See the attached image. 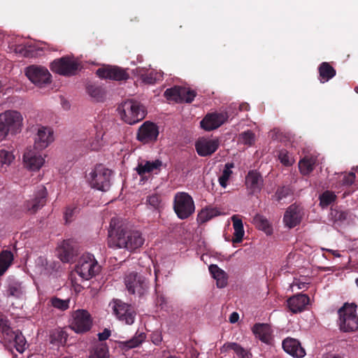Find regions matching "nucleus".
I'll use <instances>...</instances> for the list:
<instances>
[{"label":"nucleus","mask_w":358,"mask_h":358,"mask_svg":"<svg viewBox=\"0 0 358 358\" xmlns=\"http://www.w3.org/2000/svg\"><path fill=\"white\" fill-rule=\"evenodd\" d=\"M50 302L55 308L64 311L69 308L70 299H62L57 296H53L50 299Z\"/></svg>","instance_id":"09e8293b"},{"label":"nucleus","mask_w":358,"mask_h":358,"mask_svg":"<svg viewBox=\"0 0 358 358\" xmlns=\"http://www.w3.org/2000/svg\"><path fill=\"white\" fill-rule=\"evenodd\" d=\"M245 185L250 194L260 192L264 185L262 175L256 170L250 171L245 177Z\"/></svg>","instance_id":"4be33fe9"},{"label":"nucleus","mask_w":358,"mask_h":358,"mask_svg":"<svg viewBox=\"0 0 358 358\" xmlns=\"http://www.w3.org/2000/svg\"><path fill=\"white\" fill-rule=\"evenodd\" d=\"M68 338L67 333L62 329H55L50 335L51 343L64 345Z\"/></svg>","instance_id":"79ce46f5"},{"label":"nucleus","mask_w":358,"mask_h":358,"mask_svg":"<svg viewBox=\"0 0 358 358\" xmlns=\"http://www.w3.org/2000/svg\"><path fill=\"white\" fill-rule=\"evenodd\" d=\"M41 151L35 147L27 148L23 155V162L26 168L31 171H38L40 169L45 162Z\"/></svg>","instance_id":"2eb2a0df"},{"label":"nucleus","mask_w":358,"mask_h":358,"mask_svg":"<svg viewBox=\"0 0 358 358\" xmlns=\"http://www.w3.org/2000/svg\"><path fill=\"white\" fill-rule=\"evenodd\" d=\"M282 346L283 350L293 357L302 358L306 355L305 349L296 338L287 337L282 341Z\"/></svg>","instance_id":"412c9836"},{"label":"nucleus","mask_w":358,"mask_h":358,"mask_svg":"<svg viewBox=\"0 0 358 358\" xmlns=\"http://www.w3.org/2000/svg\"><path fill=\"white\" fill-rule=\"evenodd\" d=\"M196 95V92L192 90H187L182 87L181 102L192 103Z\"/></svg>","instance_id":"864d4df0"},{"label":"nucleus","mask_w":358,"mask_h":358,"mask_svg":"<svg viewBox=\"0 0 358 358\" xmlns=\"http://www.w3.org/2000/svg\"><path fill=\"white\" fill-rule=\"evenodd\" d=\"M53 141L52 129L48 127L38 126L34 147L42 150L46 148Z\"/></svg>","instance_id":"aec40b11"},{"label":"nucleus","mask_w":358,"mask_h":358,"mask_svg":"<svg viewBox=\"0 0 358 358\" xmlns=\"http://www.w3.org/2000/svg\"><path fill=\"white\" fill-rule=\"evenodd\" d=\"M331 216L334 222H343L347 220L348 212L331 208Z\"/></svg>","instance_id":"603ef678"},{"label":"nucleus","mask_w":358,"mask_h":358,"mask_svg":"<svg viewBox=\"0 0 358 358\" xmlns=\"http://www.w3.org/2000/svg\"><path fill=\"white\" fill-rule=\"evenodd\" d=\"M23 117L17 110H8L0 114V141L6 138L9 134L20 133L22 127Z\"/></svg>","instance_id":"f03ea898"},{"label":"nucleus","mask_w":358,"mask_h":358,"mask_svg":"<svg viewBox=\"0 0 358 358\" xmlns=\"http://www.w3.org/2000/svg\"><path fill=\"white\" fill-rule=\"evenodd\" d=\"M326 251L329 252H331L334 256L336 257H341V255L340 253L337 251V250H330V249H326Z\"/></svg>","instance_id":"0e129e2a"},{"label":"nucleus","mask_w":358,"mask_h":358,"mask_svg":"<svg viewBox=\"0 0 358 358\" xmlns=\"http://www.w3.org/2000/svg\"><path fill=\"white\" fill-rule=\"evenodd\" d=\"M113 314L116 317L125 324H134L136 315L134 308L129 303H124L120 299L113 301Z\"/></svg>","instance_id":"1a4fd4ad"},{"label":"nucleus","mask_w":358,"mask_h":358,"mask_svg":"<svg viewBox=\"0 0 358 358\" xmlns=\"http://www.w3.org/2000/svg\"><path fill=\"white\" fill-rule=\"evenodd\" d=\"M143 243L144 238L140 231L118 229L115 236L108 241V245L132 252L141 248Z\"/></svg>","instance_id":"f257e3e1"},{"label":"nucleus","mask_w":358,"mask_h":358,"mask_svg":"<svg viewBox=\"0 0 358 358\" xmlns=\"http://www.w3.org/2000/svg\"><path fill=\"white\" fill-rule=\"evenodd\" d=\"M356 304L345 303L338 309L341 330L350 332L358 329V316L356 314Z\"/></svg>","instance_id":"39448f33"},{"label":"nucleus","mask_w":358,"mask_h":358,"mask_svg":"<svg viewBox=\"0 0 358 358\" xmlns=\"http://www.w3.org/2000/svg\"><path fill=\"white\" fill-rule=\"evenodd\" d=\"M162 166V162L159 159H156L152 162L146 161L145 164L138 163L135 170L140 176L143 177L146 173H150L155 171H160Z\"/></svg>","instance_id":"c85d7f7f"},{"label":"nucleus","mask_w":358,"mask_h":358,"mask_svg":"<svg viewBox=\"0 0 358 358\" xmlns=\"http://www.w3.org/2000/svg\"><path fill=\"white\" fill-rule=\"evenodd\" d=\"M122 120L129 124H134L143 120L147 114L145 107L139 101L129 99L117 108Z\"/></svg>","instance_id":"7ed1b4c3"},{"label":"nucleus","mask_w":358,"mask_h":358,"mask_svg":"<svg viewBox=\"0 0 358 358\" xmlns=\"http://www.w3.org/2000/svg\"><path fill=\"white\" fill-rule=\"evenodd\" d=\"M166 358H180V357L175 356V355H170V356L167 357Z\"/></svg>","instance_id":"774afa93"},{"label":"nucleus","mask_w":358,"mask_h":358,"mask_svg":"<svg viewBox=\"0 0 358 358\" xmlns=\"http://www.w3.org/2000/svg\"><path fill=\"white\" fill-rule=\"evenodd\" d=\"M219 213L215 208H205L202 209L197 215V220L201 223H205L214 217L218 215Z\"/></svg>","instance_id":"ea45409f"},{"label":"nucleus","mask_w":358,"mask_h":358,"mask_svg":"<svg viewBox=\"0 0 358 358\" xmlns=\"http://www.w3.org/2000/svg\"><path fill=\"white\" fill-rule=\"evenodd\" d=\"M165 302V299L164 297L161 296L159 299H158L157 300V303L159 304V306H162V304Z\"/></svg>","instance_id":"69168bd1"},{"label":"nucleus","mask_w":358,"mask_h":358,"mask_svg":"<svg viewBox=\"0 0 358 358\" xmlns=\"http://www.w3.org/2000/svg\"><path fill=\"white\" fill-rule=\"evenodd\" d=\"M173 209L179 219L189 218L195 211V204L192 196L185 192L176 193L173 200Z\"/></svg>","instance_id":"20e7f679"},{"label":"nucleus","mask_w":358,"mask_h":358,"mask_svg":"<svg viewBox=\"0 0 358 358\" xmlns=\"http://www.w3.org/2000/svg\"><path fill=\"white\" fill-rule=\"evenodd\" d=\"M310 303V298L307 294H298L287 300V305L293 313L303 311Z\"/></svg>","instance_id":"b1692460"},{"label":"nucleus","mask_w":358,"mask_h":358,"mask_svg":"<svg viewBox=\"0 0 358 358\" xmlns=\"http://www.w3.org/2000/svg\"><path fill=\"white\" fill-rule=\"evenodd\" d=\"M209 271L213 278L216 280L217 286L223 288L227 285V278L226 273L218 267L216 264H211L209 266Z\"/></svg>","instance_id":"473e14b6"},{"label":"nucleus","mask_w":358,"mask_h":358,"mask_svg":"<svg viewBox=\"0 0 358 358\" xmlns=\"http://www.w3.org/2000/svg\"><path fill=\"white\" fill-rule=\"evenodd\" d=\"M22 51H24L23 55L26 57H32L33 56V54L31 52L32 50H31V47H29L28 48H25L24 50H23V48H21L20 50V52H22Z\"/></svg>","instance_id":"e2e57ef3"},{"label":"nucleus","mask_w":358,"mask_h":358,"mask_svg":"<svg viewBox=\"0 0 358 358\" xmlns=\"http://www.w3.org/2000/svg\"><path fill=\"white\" fill-rule=\"evenodd\" d=\"M234 167V164L232 162L227 163L224 165V168L222 171V173L219 177V179H218L219 183L221 187L225 188L227 186V182L232 174V171L231 169Z\"/></svg>","instance_id":"37998d69"},{"label":"nucleus","mask_w":358,"mask_h":358,"mask_svg":"<svg viewBox=\"0 0 358 358\" xmlns=\"http://www.w3.org/2000/svg\"><path fill=\"white\" fill-rule=\"evenodd\" d=\"M239 319V315L238 313L236 312H233L230 316H229V320L231 323L232 324H234L236 323V322H238Z\"/></svg>","instance_id":"680f3d73"},{"label":"nucleus","mask_w":358,"mask_h":358,"mask_svg":"<svg viewBox=\"0 0 358 358\" xmlns=\"http://www.w3.org/2000/svg\"><path fill=\"white\" fill-rule=\"evenodd\" d=\"M78 67V62L69 57L55 59L50 64V69L53 72L65 76L75 75Z\"/></svg>","instance_id":"9d476101"},{"label":"nucleus","mask_w":358,"mask_h":358,"mask_svg":"<svg viewBox=\"0 0 358 358\" xmlns=\"http://www.w3.org/2000/svg\"><path fill=\"white\" fill-rule=\"evenodd\" d=\"M317 157L314 155H306L299 162V168L303 176L309 175L315 169Z\"/></svg>","instance_id":"c756f323"},{"label":"nucleus","mask_w":358,"mask_h":358,"mask_svg":"<svg viewBox=\"0 0 358 358\" xmlns=\"http://www.w3.org/2000/svg\"><path fill=\"white\" fill-rule=\"evenodd\" d=\"M318 73L320 83H324L336 76V71L329 62H323L318 66Z\"/></svg>","instance_id":"7c9ffc66"},{"label":"nucleus","mask_w":358,"mask_h":358,"mask_svg":"<svg viewBox=\"0 0 358 358\" xmlns=\"http://www.w3.org/2000/svg\"><path fill=\"white\" fill-rule=\"evenodd\" d=\"M147 203L154 208H157L161 203L160 196L153 194L147 197Z\"/></svg>","instance_id":"6e6d98bb"},{"label":"nucleus","mask_w":358,"mask_h":358,"mask_svg":"<svg viewBox=\"0 0 358 358\" xmlns=\"http://www.w3.org/2000/svg\"><path fill=\"white\" fill-rule=\"evenodd\" d=\"M13 260V255L10 251L5 250L0 254V276L8 269Z\"/></svg>","instance_id":"4c0bfd02"},{"label":"nucleus","mask_w":358,"mask_h":358,"mask_svg":"<svg viewBox=\"0 0 358 358\" xmlns=\"http://www.w3.org/2000/svg\"><path fill=\"white\" fill-rule=\"evenodd\" d=\"M92 320L90 314L85 310H78L73 314L70 327L76 333H85L90 330Z\"/></svg>","instance_id":"9b49d317"},{"label":"nucleus","mask_w":358,"mask_h":358,"mask_svg":"<svg viewBox=\"0 0 358 358\" xmlns=\"http://www.w3.org/2000/svg\"><path fill=\"white\" fill-rule=\"evenodd\" d=\"M14 159L15 157L12 152L4 149L0 150V167L1 169L10 166Z\"/></svg>","instance_id":"de8ad7c7"},{"label":"nucleus","mask_w":358,"mask_h":358,"mask_svg":"<svg viewBox=\"0 0 358 358\" xmlns=\"http://www.w3.org/2000/svg\"><path fill=\"white\" fill-rule=\"evenodd\" d=\"M231 220L233 222V227L234 229L232 243L234 244L240 243L242 242L245 234L243 221L241 219L238 217L237 215H233L231 217Z\"/></svg>","instance_id":"2f4dec72"},{"label":"nucleus","mask_w":358,"mask_h":358,"mask_svg":"<svg viewBox=\"0 0 358 358\" xmlns=\"http://www.w3.org/2000/svg\"><path fill=\"white\" fill-rule=\"evenodd\" d=\"M238 140L243 145L251 146L255 142V134L252 131L247 130L239 134Z\"/></svg>","instance_id":"c03bdc74"},{"label":"nucleus","mask_w":358,"mask_h":358,"mask_svg":"<svg viewBox=\"0 0 358 358\" xmlns=\"http://www.w3.org/2000/svg\"><path fill=\"white\" fill-rule=\"evenodd\" d=\"M58 255L63 263H69L77 255V250L71 240H65L58 248Z\"/></svg>","instance_id":"393cba45"},{"label":"nucleus","mask_w":358,"mask_h":358,"mask_svg":"<svg viewBox=\"0 0 358 358\" xmlns=\"http://www.w3.org/2000/svg\"><path fill=\"white\" fill-rule=\"evenodd\" d=\"M87 94L98 102H102L106 97V91L101 86L95 83H88L86 86Z\"/></svg>","instance_id":"72a5a7b5"},{"label":"nucleus","mask_w":358,"mask_h":358,"mask_svg":"<svg viewBox=\"0 0 358 358\" xmlns=\"http://www.w3.org/2000/svg\"><path fill=\"white\" fill-rule=\"evenodd\" d=\"M228 118L229 115L226 111L210 113L205 115L200 122V125L205 131H212L222 126Z\"/></svg>","instance_id":"4468645a"},{"label":"nucleus","mask_w":358,"mask_h":358,"mask_svg":"<svg viewBox=\"0 0 358 358\" xmlns=\"http://www.w3.org/2000/svg\"><path fill=\"white\" fill-rule=\"evenodd\" d=\"M292 195V189L288 186H282L279 187L273 197L275 199V200L278 202H280L281 201L287 199L288 196H290Z\"/></svg>","instance_id":"8fccbe9b"},{"label":"nucleus","mask_w":358,"mask_h":358,"mask_svg":"<svg viewBox=\"0 0 358 358\" xmlns=\"http://www.w3.org/2000/svg\"><path fill=\"white\" fill-rule=\"evenodd\" d=\"M337 199L336 194L330 190H326L319 196L320 206L322 208H327Z\"/></svg>","instance_id":"e433bc0d"},{"label":"nucleus","mask_w":358,"mask_h":358,"mask_svg":"<svg viewBox=\"0 0 358 358\" xmlns=\"http://www.w3.org/2000/svg\"><path fill=\"white\" fill-rule=\"evenodd\" d=\"M223 347L234 350L238 358H250L251 354L237 343H227Z\"/></svg>","instance_id":"58836bf2"},{"label":"nucleus","mask_w":358,"mask_h":358,"mask_svg":"<svg viewBox=\"0 0 358 358\" xmlns=\"http://www.w3.org/2000/svg\"><path fill=\"white\" fill-rule=\"evenodd\" d=\"M253 223L258 229L264 231L266 234H271L272 228L268 220L264 215L257 214L253 217Z\"/></svg>","instance_id":"c9c22d12"},{"label":"nucleus","mask_w":358,"mask_h":358,"mask_svg":"<svg viewBox=\"0 0 358 358\" xmlns=\"http://www.w3.org/2000/svg\"><path fill=\"white\" fill-rule=\"evenodd\" d=\"M36 266L40 268L41 273L45 275H57L62 271L60 261H48L43 257H39L37 259Z\"/></svg>","instance_id":"5701e85b"},{"label":"nucleus","mask_w":358,"mask_h":358,"mask_svg":"<svg viewBox=\"0 0 358 358\" xmlns=\"http://www.w3.org/2000/svg\"><path fill=\"white\" fill-rule=\"evenodd\" d=\"M152 342L155 345H159L162 341V335L159 331H155L151 336Z\"/></svg>","instance_id":"13d9d810"},{"label":"nucleus","mask_w":358,"mask_h":358,"mask_svg":"<svg viewBox=\"0 0 358 358\" xmlns=\"http://www.w3.org/2000/svg\"><path fill=\"white\" fill-rule=\"evenodd\" d=\"M278 158L280 162L286 166H292L294 162L293 157L286 150H282L279 152Z\"/></svg>","instance_id":"3c124183"},{"label":"nucleus","mask_w":358,"mask_h":358,"mask_svg":"<svg viewBox=\"0 0 358 358\" xmlns=\"http://www.w3.org/2000/svg\"><path fill=\"white\" fill-rule=\"evenodd\" d=\"M10 330V327L7 324V320L3 315L0 314V331L4 333Z\"/></svg>","instance_id":"bf43d9fd"},{"label":"nucleus","mask_w":358,"mask_h":358,"mask_svg":"<svg viewBox=\"0 0 358 358\" xmlns=\"http://www.w3.org/2000/svg\"><path fill=\"white\" fill-rule=\"evenodd\" d=\"M331 358H341V357L339 355H334L331 356Z\"/></svg>","instance_id":"338daca9"},{"label":"nucleus","mask_w":358,"mask_h":358,"mask_svg":"<svg viewBox=\"0 0 358 358\" xmlns=\"http://www.w3.org/2000/svg\"><path fill=\"white\" fill-rule=\"evenodd\" d=\"M78 212V208L76 206H69L64 213V218L66 222H70L76 213Z\"/></svg>","instance_id":"4d7b16f0"},{"label":"nucleus","mask_w":358,"mask_h":358,"mask_svg":"<svg viewBox=\"0 0 358 358\" xmlns=\"http://www.w3.org/2000/svg\"><path fill=\"white\" fill-rule=\"evenodd\" d=\"M112 171L102 164L95 166L90 173L89 181L93 188L106 192L110 187V176Z\"/></svg>","instance_id":"6e6552de"},{"label":"nucleus","mask_w":358,"mask_h":358,"mask_svg":"<svg viewBox=\"0 0 358 358\" xmlns=\"http://www.w3.org/2000/svg\"><path fill=\"white\" fill-rule=\"evenodd\" d=\"M162 75L159 72H157L155 70H151L146 73L141 74V78L142 81L145 84H154L157 80H161Z\"/></svg>","instance_id":"a18cd8bd"},{"label":"nucleus","mask_w":358,"mask_h":358,"mask_svg":"<svg viewBox=\"0 0 358 358\" xmlns=\"http://www.w3.org/2000/svg\"><path fill=\"white\" fill-rule=\"evenodd\" d=\"M159 127L150 121L144 122L138 128L136 139L143 144L154 143L157 140Z\"/></svg>","instance_id":"f8f14e48"},{"label":"nucleus","mask_w":358,"mask_h":358,"mask_svg":"<svg viewBox=\"0 0 358 358\" xmlns=\"http://www.w3.org/2000/svg\"><path fill=\"white\" fill-rule=\"evenodd\" d=\"M110 336V331L105 329L102 332L98 334L99 341H103L107 340Z\"/></svg>","instance_id":"052dcab7"},{"label":"nucleus","mask_w":358,"mask_h":358,"mask_svg":"<svg viewBox=\"0 0 358 358\" xmlns=\"http://www.w3.org/2000/svg\"><path fill=\"white\" fill-rule=\"evenodd\" d=\"M145 338L146 335L145 333L136 332L131 339L125 341H118V348L123 351H127L140 346L145 341Z\"/></svg>","instance_id":"bb28decb"},{"label":"nucleus","mask_w":358,"mask_h":358,"mask_svg":"<svg viewBox=\"0 0 358 358\" xmlns=\"http://www.w3.org/2000/svg\"><path fill=\"white\" fill-rule=\"evenodd\" d=\"M219 146L218 138L210 139L202 137L195 142L196 151L201 157L210 156L218 149Z\"/></svg>","instance_id":"a211bd4d"},{"label":"nucleus","mask_w":358,"mask_h":358,"mask_svg":"<svg viewBox=\"0 0 358 358\" xmlns=\"http://www.w3.org/2000/svg\"><path fill=\"white\" fill-rule=\"evenodd\" d=\"M124 281L127 290L130 294L141 297L148 292L150 287L148 280L137 272L132 271L127 274Z\"/></svg>","instance_id":"0eeeda50"},{"label":"nucleus","mask_w":358,"mask_h":358,"mask_svg":"<svg viewBox=\"0 0 358 358\" xmlns=\"http://www.w3.org/2000/svg\"><path fill=\"white\" fill-rule=\"evenodd\" d=\"M182 87L175 86L171 88L166 90L164 92V96L171 101L176 102H181Z\"/></svg>","instance_id":"a19ab883"},{"label":"nucleus","mask_w":358,"mask_h":358,"mask_svg":"<svg viewBox=\"0 0 358 358\" xmlns=\"http://www.w3.org/2000/svg\"><path fill=\"white\" fill-rule=\"evenodd\" d=\"M96 74L102 79H110L117 81L127 80L129 76L127 71L116 66H108L99 68L96 70Z\"/></svg>","instance_id":"dca6fc26"},{"label":"nucleus","mask_w":358,"mask_h":358,"mask_svg":"<svg viewBox=\"0 0 358 358\" xmlns=\"http://www.w3.org/2000/svg\"><path fill=\"white\" fill-rule=\"evenodd\" d=\"M14 334V343L16 350L20 353H23L26 350L27 341L22 334L20 331H13Z\"/></svg>","instance_id":"49530a36"},{"label":"nucleus","mask_w":358,"mask_h":358,"mask_svg":"<svg viewBox=\"0 0 358 358\" xmlns=\"http://www.w3.org/2000/svg\"><path fill=\"white\" fill-rule=\"evenodd\" d=\"M90 358H109L107 345L103 343L95 345L90 351Z\"/></svg>","instance_id":"f704fd0d"},{"label":"nucleus","mask_w":358,"mask_h":358,"mask_svg":"<svg viewBox=\"0 0 358 358\" xmlns=\"http://www.w3.org/2000/svg\"><path fill=\"white\" fill-rule=\"evenodd\" d=\"M100 271L101 266L94 255L91 254L83 255L76 267V272L78 275L86 280L95 277Z\"/></svg>","instance_id":"423d86ee"},{"label":"nucleus","mask_w":358,"mask_h":358,"mask_svg":"<svg viewBox=\"0 0 358 358\" xmlns=\"http://www.w3.org/2000/svg\"><path fill=\"white\" fill-rule=\"evenodd\" d=\"M303 215V209L300 205L292 204L287 208L284 214L285 225L289 229L295 227L301 223Z\"/></svg>","instance_id":"f3484780"},{"label":"nucleus","mask_w":358,"mask_h":358,"mask_svg":"<svg viewBox=\"0 0 358 358\" xmlns=\"http://www.w3.org/2000/svg\"><path fill=\"white\" fill-rule=\"evenodd\" d=\"M26 76L31 83L42 87L51 81V75L48 70L43 66H30L27 68Z\"/></svg>","instance_id":"ddd939ff"},{"label":"nucleus","mask_w":358,"mask_h":358,"mask_svg":"<svg viewBox=\"0 0 358 358\" xmlns=\"http://www.w3.org/2000/svg\"><path fill=\"white\" fill-rule=\"evenodd\" d=\"M356 175L353 171L343 175L340 182L342 186H350L352 185L355 180Z\"/></svg>","instance_id":"5fc2aeb1"},{"label":"nucleus","mask_w":358,"mask_h":358,"mask_svg":"<svg viewBox=\"0 0 358 358\" xmlns=\"http://www.w3.org/2000/svg\"><path fill=\"white\" fill-rule=\"evenodd\" d=\"M47 189L41 186L34 195V197L25 203V208L30 214L36 213L45 206L47 201Z\"/></svg>","instance_id":"6ab92c4d"},{"label":"nucleus","mask_w":358,"mask_h":358,"mask_svg":"<svg viewBox=\"0 0 358 358\" xmlns=\"http://www.w3.org/2000/svg\"><path fill=\"white\" fill-rule=\"evenodd\" d=\"M252 332L255 336L258 338L262 342L266 344H271L273 340L272 330L268 324L257 323L255 324L252 329Z\"/></svg>","instance_id":"a878e982"},{"label":"nucleus","mask_w":358,"mask_h":358,"mask_svg":"<svg viewBox=\"0 0 358 358\" xmlns=\"http://www.w3.org/2000/svg\"><path fill=\"white\" fill-rule=\"evenodd\" d=\"M24 292V287L19 280L14 278H9L7 280L6 294L15 299L20 298Z\"/></svg>","instance_id":"cd10ccee"}]
</instances>
